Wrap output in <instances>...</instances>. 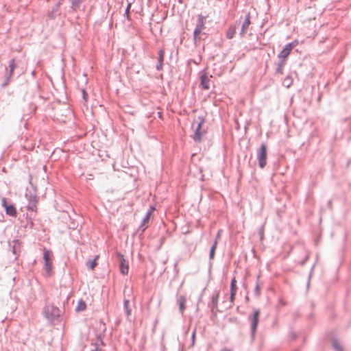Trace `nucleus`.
I'll return each instance as SVG.
<instances>
[{
	"instance_id": "obj_1",
	"label": "nucleus",
	"mask_w": 351,
	"mask_h": 351,
	"mask_svg": "<svg viewBox=\"0 0 351 351\" xmlns=\"http://www.w3.org/2000/svg\"><path fill=\"white\" fill-rule=\"evenodd\" d=\"M43 258L45 261V269L50 275L53 269V255L51 251L44 249Z\"/></svg>"
},
{
	"instance_id": "obj_2",
	"label": "nucleus",
	"mask_w": 351,
	"mask_h": 351,
	"mask_svg": "<svg viewBox=\"0 0 351 351\" xmlns=\"http://www.w3.org/2000/svg\"><path fill=\"white\" fill-rule=\"evenodd\" d=\"M204 123V120L200 117H198L197 120H194L193 123V127H195V134L193 138L196 141H200L202 135L205 133L204 130H201L202 125Z\"/></svg>"
},
{
	"instance_id": "obj_3",
	"label": "nucleus",
	"mask_w": 351,
	"mask_h": 351,
	"mask_svg": "<svg viewBox=\"0 0 351 351\" xmlns=\"http://www.w3.org/2000/svg\"><path fill=\"white\" fill-rule=\"evenodd\" d=\"M257 157L258 160L259 167L263 169L267 164V145L262 144L261 147L257 150Z\"/></svg>"
},
{
	"instance_id": "obj_4",
	"label": "nucleus",
	"mask_w": 351,
	"mask_h": 351,
	"mask_svg": "<svg viewBox=\"0 0 351 351\" xmlns=\"http://www.w3.org/2000/svg\"><path fill=\"white\" fill-rule=\"evenodd\" d=\"M205 28V17L199 15L198 16L197 23L196 25L193 34L195 40H199L201 38V33Z\"/></svg>"
},
{
	"instance_id": "obj_5",
	"label": "nucleus",
	"mask_w": 351,
	"mask_h": 351,
	"mask_svg": "<svg viewBox=\"0 0 351 351\" xmlns=\"http://www.w3.org/2000/svg\"><path fill=\"white\" fill-rule=\"evenodd\" d=\"M297 45V42H292L287 45L285 48L279 53L278 57L282 62H286V60L290 54L292 49Z\"/></svg>"
},
{
	"instance_id": "obj_6",
	"label": "nucleus",
	"mask_w": 351,
	"mask_h": 351,
	"mask_svg": "<svg viewBox=\"0 0 351 351\" xmlns=\"http://www.w3.org/2000/svg\"><path fill=\"white\" fill-rule=\"evenodd\" d=\"M259 315H260V311L259 310H255L254 311V314L252 317H250V322H251V329H252V335L254 337L256 331L258 323L259 321Z\"/></svg>"
},
{
	"instance_id": "obj_7",
	"label": "nucleus",
	"mask_w": 351,
	"mask_h": 351,
	"mask_svg": "<svg viewBox=\"0 0 351 351\" xmlns=\"http://www.w3.org/2000/svg\"><path fill=\"white\" fill-rule=\"evenodd\" d=\"M2 203H3V206H4V208L5 209L6 214L9 215L10 216H12V217H15L16 215V210L15 207L14 206V205H12V204L8 205L6 204L5 198H3L2 199Z\"/></svg>"
},
{
	"instance_id": "obj_8",
	"label": "nucleus",
	"mask_w": 351,
	"mask_h": 351,
	"mask_svg": "<svg viewBox=\"0 0 351 351\" xmlns=\"http://www.w3.org/2000/svg\"><path fill=\"white\" fill-rule=\"evenodd\" d=\"M120 265L119 268L121 273L123 275L128 274L129 266L123 255H120Z\"/></svg>"
},
{
	"instance_id": "obj_9",
	"label": "nucleus",
	"mask_w": 351,
	"mask_h": 351,
	"mask_svg": "<svg viewBox=\"0 0 351 351\" xmlns=\"http://www.w3.org/2000/svg\"><path fill=\"white\" fill-rule=\"evenodd\" d=\"M237 291V280H236L235 278H233L232 279L231 285H230V301L232 302H233L235 299Z\"/></svg>"
},
{
	"instance_id": "obj_10",
	"label": "nucleus",
	"mask_w": 351,
	"mask_h": 351,
	"mask_svg": "<svg viewBox=\"0 0 351 351\" xmlns=\"http://www.w3.org/2000/svg\"><path fill=\"white\" fill-rule=\"evenodd\" d=\"M210 82V77L206 74H204L201 76V86L202 88L206 90L209 89Z\"/></svg>"
},
{
	"instance_id": "obj_11",
	"label": "nucleus",
	"mask_w": 351,
	"mask_h": 351,
	"mask_svg": "<svg viewBox=\"0 0 351 351\" xmlns=\"http://www.w3.org/2000/svg\"><path fill=\"white\" fill-rule=\"evenodd\" d=\"M250 25V14H248L246 15L245 19L242 25V29H241L242 34H245L246 32Z\"/></svg>"
},
{
	"instance_id": "obj_12",
	"label": "nucleus",
	"mask_w": 351,
	"mask_h": 351,
	"mask_svg": "<svg viewBox=\"0 0 351 351\" xmlns=\"http://www.w3.org/2000/svg\"><path fill=\"white\" fill-rule=\"evenodd\" d=\"M236 26H230L226 32V38L228 39H232L236 34Z\"/></svg>"
},
{
	"instance_id": "obj_13",
	"label": "nucleus",
	"mask_w": 351,
	"mask_h": 351,
	"mask_svg": "<svg viewBox=\"0 0 351 351\" xmlns=\"http://www.w3.org/2000/svg\"><path fill=\"white\" fill-rule=\"evenodd\" d=\"M98 258H99V256L97 255V256H95V258L93 260H92V261H90V260L86 262V265H87V267H88L90 269L93 270V269H95V267L97 266V259H98Z\"/></svg>"
},
{
	"instance_id": "obj_14",
	"label": "nucleus",
	"mask_w": 351,
	"mask_h": 351,
	"mask_svg": "<svg viewBox=\"0 0 351 351\" xmlns=\"http://www.w3.org/2000/svg\"><path fill=\"white\" fill-rule=\"evenodd\" d=\"M154 209L155 208L154 207L150 208L149 210L147 212L145 219L143 221L142 226H145L149 222L151 215H152V213L154 210Z\"/></svg>"
},
{
	"instance_id": "obj_15",
	"label": "nucleus",
	"mask_w": 351,
	"mask_h": 351,
	"mask_svg": "<svg viewBox=\"0 0 351 351\" xmlns=\"http://www.w3.org/2000/svg\"><path fill=\"white\" fill-rule=\"evenodd\" d=\"M186 298L184 295H181L178 299V304L180 310L183 312L185 308Z\"/></svg>"
},
{
	"instance_id": "obj_16",
	"label": "nucleus",
	"mask_w": 351,
	"mask_h": 351,
	"mask_svg": "<svg viewBox=\"0 0 351 351\" xmlns=\"http://www.w3.org/2000/svg\"><path fill=\"white\" fill-rule=\"evenodd\" d=\"M164 55H165V51L163 49H160L159 51V58H158L159 64L157 66V69L158 70L161 69V68H162V62L164 60Z\"/></svg>"
},
{
	"instance_id": "obj_17",
	"label": "nucleus",
	"mask_w": 351,
	"mask_h": 351,
	"mask_svg": "<svg viewBox=\"0 0 351 351\" xmlns=\"http://www.w3.org/2000/svg\"><path fill=\"white\" fill-rule=\"evenodd\" d=\"M86 308V303L82 300H80L77 302V305L76 306V310L77 311H84Z\"/></svg>"
},
{
	"instance_id": "obj_18",
	"label": "nucleus",
	"mask_w": 351,
	"mask_h": 351,
	"mask_svg": "<svg viewBox=\"0 0 351 351\" xmlns=\"http://www.w3.org/2000/svg\"><path fill=\"white\" fill-rule=\"evenodd\" d=\"M217 239H215L211 249H210V259H213L214 258V256H215V250L217 248Z\"/></svg>"
},
{
	"instance_id": "obj_19",
	"label": "nucleus",
	"mask_w": 351,
	"mask_h": 351,
	"mask_svg": "<svg viewBox=\"0 0 351 351\" xmlns=\"http://www.w3.org/2000/svg\"><path fill=\"white\" fill-rule=\"evenodd\" d=\"M332 345H333V347L337 350V351H343V348L341 347V346L340 345V343L335 340L332 341Z\"/></svg>"
},
{
	"instance_id": "obj_20",
	"label": "nucleus",
	"mask_w": 351,
	"mask_h": 351,
	"mask_svg": "<svg viewBox=\"0 0 351 351\" xmlns=\"http://www.w3.org/2000/svg\"><path fill=\"white\" fill-rule=\"evenodd\" d=\"M285 64V62L281 61V62L279 64V66L277 69V72L280 74H282L283 72V67Z\"/></svg>"
},
{
	"instance_id": "obj_21",
	"label": "nucleus",
	"mask_w": 351,
	"mask_h": 351,
	"mask_svg": "<svg viewBox=\"0 0 351 351\" xmlns=\"http://www.w3.org/2000/svg\"><path fill=\"white\" fill-rule=\"evenodd\" d=\"M84 0H71L73 7L77 8L79 5Z\"/></svg>"
},
{
	"instance_id": "obj_22",
	"label": "nucleus",
	"mask_w": 351,
	"mask_h": 351,
	"mask_svg": "<svg viewBox=\"0 0 351 351\" xmlns=\"http://www.w3.org/2000/svg\"><path fill=\"white\" fill-rule=\"evenodd\" d=\"M10 73L12 74L15 69V66H16V64H15V62L14 60H12L10 62Z\"/></svg>"
},
{
	"instance_id": "obj_23",
	"label": "nucleus",
	"mask_w": 351,
	"mask_h": 351,
	"mask_svg": "<svg viewBox=\"0 0 351 351\" xmlns=\"http://www.w3.org/2000/svg\"><path fill=\"white\" fill-rule=\"evenodd\" d=\"M283 83H284V85H285V86H287V87H289V86H290V85H291V83H292V81H291V80L290 78H289V77H288V78L285 79V80H284V82H283Z\"/></svg>"
},
{
	"instance_id": "obj_24",
	"label": "nucleus",
	"mask_w": 351,
	"mask_h": 351,
	"mask_svg": "<svg viewBox=\"0 0 351 351\" xmlns=\"http://www.w3.org/2000/svg\"><path fill=\"white\" fill-rule=\"evenodd\" d=\"M130 8H131V3H129L126 8V14H127L128 17L129 16V12H130Z\"/></svg>"
},
{
	"instance_id": "obj_25",
	"label": "nucleus",
	"mask_w": 351,
	"mask_h": 351,
	"mask_svg": "<svg viewBox=\"0 0 351 351\" xmlns=\"http://www.w3.org/2000/svg\"><path fill=\"white\" fill-rule=\"evenodd\" d=\"M82 93H83V97H84V100H86V97H87L86 92L84 90Z\"/></svg>"
},
{
	"instance_id": "obj_26",
	"label": "nucleus",
	"mask_w": 351,
	"mask_h": 351,
	"mask_svg": "<svg viewBox=\"0 0 351 351\" xmlns=\"http://www.w3.org/2000/svg\"><path fill=\"white\" fill-rule=\"evenodd\" d=\"M220 237H221V234H220V231L218 232L217 236H216V239H217V241H219V239H220Z\"/></svg>"
},
{
	"instance_id": "obj_27",
	"label": "nucleus",
	"mask_w": 351,
	"mask_h": 351,
	"mask_svg": "<svg viewBox=\"0 0 351 351\" xmlns=\"http://www.w3.org/2000/svg\"><path fill=\"white\" fill-rule=\"evenodd\" d=\"M128 304H129V302H128V301H125V307H126V308H127V309H128Z\"/></svg>"
},
{
	"instance_id": "obj_28",
	"label": "nucleus",
	"mask_w": 351,
	"mask_h": 351,
	"mask_svg": "<svg viewBox=\"0 0 351 351\" xmlns=\"http://www.w3.org/2000/svg\"><path fill=\"white\" fill-rule=\"evenodd\" d=\"M221 351H232L230 349L228 348H223Z\"/></svg>"
},
{
	"instance_id": "obj_29",
	"label": "nucleus",
	"mask_w": 351,
	"mask_h": 351,
	"mask_svg": "<svg viewBox=\"0 0 351 351\" xmlns=\"http://www.w3.org/2000/svg\"><path fill=\"white\" fill-rule=\"evenodd\" d=\"M127 313L128 315H130V310H128V309L127 310Z\"/></svg>"
}]
</instances>
